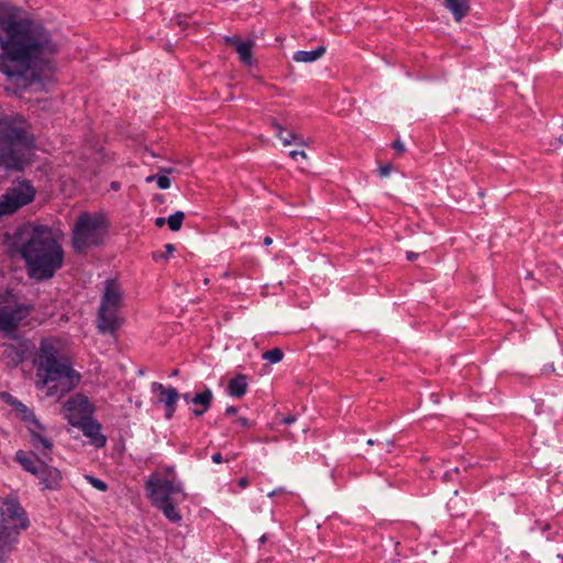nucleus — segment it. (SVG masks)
I'll use <instances>...</instances> for the list:
<instances>
[{"mask_svg":"<svg viewBox=\"0 0 563 563\" xmlns=\"http://www.w3.org/2000/svg\"><path fill=\"white\" fill-rule=\"evenodd\" d=\"M31 347L32 344L29 341H20L15 344H2L1 361L7 367H15L23 362Z\"/></svg>","mask_w":563,"mask_h":563,"instance_id":"13","label":"nucleus"},{"mask_svg":"<svg viewBox=\"0 0 563 563\" xmlns=\"http://www.w3.org/2000/svg\"><path fill=\"white\" fill-rule=\"evenodd\" d=\"M287 424H290L295 421V419L292 417H288L284 420Z\"/></svg>","mask_w":563,"mask_h":563,"instance_id":"42","label":"nucleus"},{"mask_svg":"<svg viewBox=\"0 0 563 563\" xmlns=\"http://www.w3.org/2000/svg\"><path fill=\"white\" fill-rule=\"evenodd\" d=\"M247 390V378L243 374H239L231 378L228 384V394L231 397L241 398L246 394Z\"/></svg>","mask_w":563,"mask_h":563,"instance_id":"24","label":"nucleus"},{"mask_svg":"<svg viewBox=\"0 0 563 563\" xmlns=\"http://www.w3.org/2000/svg\"><path fill=\"white\" fill-rule=\"evenodd\" d=\"M107 233L104 217L101 214L82 213L73 229V247L76 252H86L91 246L103 242Z\"/></svg>","mask_w":563,"mask_h":563,"instance_id":"7","label":"nucleus"},{"mask_svg":"<svg viewBox=\"0 0 563 563\" xmlns=\"http://www.w3.org/2000/svg\"><path fill=\"white\" fill-rule=\"evenodd\" d=\"M111 187H112L114 190H118V189H119V184H117V183H112V184H111Z\"/></svg>","mask_w":563,"mask_h":563,"instance_id":"44","label":"nucleus"},{"mask_svg":"<svg viewBox=\"0 0 563 563\" xmlns=\"http://www.w3.org/2000/svg\"><path fill=\"white\" fill-rule=\"evenodd\" d=\"M123 289L115 279H108L97 317V325L101 333L113 334L124 321L122 316Z\"/></svg>","mask_w":563,"mask_h":563,"instance_id":"6","label":"nucleus"},{"mask_svg":"<svg viewBox=\"0 0 563 563\" xmlns=\"http://www.w3.org/2000/svg\"><path fill=\"white\" fill-rule=\"evenodd\" d=\"M35 476L40 479L43 489L56 490L60 487L62 473L56 467L48 466L46 463L42 465Z\"/></svg>","mask_w":563,"mask_h":563,"instance_id":"15","label":"nucleus"},{"mask_svg":"<svg viewBox=\"0 0 563 563\" xmlns=\"http://www.w3.org/2000/svg\"><path fill=\"white\" fill-rule=\"evenodd\" d=\"M213 400V393L210 388H205L200 393H196L194 398L191 399V405H194L192 413L196 417H200L206 413Z\"/></svg>","mask_w":563,"mask_h":563,"instance_id":"18","label":"nucleus"},{"mask_svg":"<svg viewBox=\"0 0 563 563\" xmlns=\"http://www.w3.org/2000/svg\"><path fill=\"white\" fill-rule=\"evenodd\" d=\"M235 423H238L240 427L242 428H251L252 427V423L250 422V420L245 417H239L236 420H235Z\"/></svg>","mask_w":563,"mask_h":563,"instance_id":"32","label":"nucleus"},{"mask_svg":"<svg viewBox=\"0 0 563 563\" xmlns=\"http://www.w3.org/2000/svg\"><path fill=\"white\" fill-rule=\"evenodd\" d=\"M166 222H167V220L165 218H156V220H155V224L158 228H162Z\"/></svg>","mask_w":563,"mask_h":563,"instance_id":"38","label":"nucleus"},{"mask_svg":"<svg viewBox=\"0 0 563 563\" xmlns=\"http://www.w3.org/2000/svg\"><path fill=\"white\" fill-rule=\"evenodd\" d=\"M238 485L241 489H244L246 488L249 485H250V482H249V478L247 477H241L238 482Z\"/></svg>","mask_w":563,"mask_h":563,"instance_id":"34","label":"nucleus"},{"mask_svg":"<svg viewBox=\"0 0 563 563\" xmlns=\"http://www.w3.org/2000/svg\"><path fill=\"white\" fill-rule=\"evenodd\" d=\"M289 156L294 159V161H298L299 158H303L306 159L307 158V154L305 151H291L289 153Z\"/></svg>","mask_w":563,"mask_h":563,"instance_id":"31","label":"nucleus"},{"mask_svg":"<svg viewBox=\"0 0 563 563\" xmlns=\"http://www.w3.org/2000/svg\"><path fill=\"white\" fill-rule=\"evenodd\" d=\"M20 533L21 532L10 528L0 527V563H3L13 551L19 541Z\"/></svg>","mask_w":563,"mask_h":563,"instance_id":"16","label":"nucleus"},{"mask_svg":"<svg viewBox=\"0 0 563 563\" xmlns=\"http://www.w3.org/2000/svg\"><path fill=\"white\" fill-rule=\"evenodd\" d=\"M175 252V246L173 244H166L165 245V254H154V260H158V258H167L169 255H172L173 253Z\"/></svg>","mask_w":563,"mask_h":563,"instance_id":"30","label":"nucleus"},{"mask_svg":"<svg viewBox=\"0 0 563 563\" xmlns=\"http://www.w3.org/2000/svg\"><path fill=\"white\" fill-rule=\"evenodd\" d=\"M391 172V166L388 164V165H384V166H380L378 168V173L382 177H387Z\"/></svg>","mask_w":563,"mask_h":563,"instance_id":"33","label":"nucleus"},{"mask_svg":"<svg viewBox=\"0 0 563 563\" xmlns=\"http://www.w3.org/2000/svg\"><path fill=\"white\" fill-rule=\"evenodd\" d=\"M273 128L276 131V136L283 142L285 146H289L291 144H297L301 146L307 145L302 135L294 132H287L279 123L273 122Z\"/></svg>","mask_w":563,"mask_h":563,"instance_id":"21","label":"nucleus"},{"mask_svg":"<svg viewBox=\"0 0 563 563\" xmlns=\"http://www.w3.org/2000/svg\"><path fill=\"white\" fill-rule=\"evenodd\" d=\"M260 542H261V543L266 542V536H265V534L261 537Z\"/></svg>","mask_w":563,"mask_h":563,"instance_id":"45","label":"nucleus"},{"mask_svg":"<svg viewBox=\"0 0 563 563\" xmlns=\"http://www.w3.org/2000/svg\"><path fill=\"white\" fill-rule=\"evenodd\" d=\"M35 188L27 180L13 184L3 195L0 196V218L12 214L20 208L29 205L35 197Z\"/></svg>","mask_w":563,"mask_h":563,"instance_id":"8","label":"nucleus"},{"mask_svg":"<svg viewBox=\"0 0 563 563\" xmlns=\"http://www.w3.org/2000/svg\"><path fill=\"white\" fill-rule=\"evenodd\" d=\"M29 526L27 515L15 496L0 498V527L21 532Z\"/></svg>","mask_w":563,"mask_h":563,"instance_id":"10","label":"nucleus"},{"mask_svg":"<svg viewBox=\"0 0 563 563\" xmlns=\"http://www.w3.org/2000/svg\"><path fill=\"white\" fill-rule=\"evenodd\" d=\"M283 356H284L283 351L277 347L266 351L263 354V358L273 364L280 362L283 360Z\"/></svg>","mask_w":563,"mask_h":563,"instance_id":"28","label":"nucleus"},{"mask_svg":"<svg viewBox=\"0 0 563 563\" xmlns=\"http://www.w3.org/2000/svg\"><path fill=\"white\" fill-rule=\"evenodd\" d=\"M156 180L159 189H168L170 187V179L165 175H150L146 177V183Z\"/></svg>","mask_w":563,"mask_h":563,"instance_id":"27","label":"nucleus"},{"mask_svg":"<svg viewBox=\"0 0 563 563\" xmlns=\"http://www.w3.org/2000/svg\"><path fill=\"white\" fill-rule=\"evenodd\" d=\"M35 139L30 123L20 114L0 119V167L22 170L32 162Z\"/></svg>","mask_w":563,"mask_h":563,"instance_id":"4","label":"nucleus"},{"mask_svg":"<svg viewBox=\"0 0 563 563\" xmlns=\"http://www.w3.org/2000/svg\"><path fill=\"white\" fill-rule=\"evenodd\" d=\"M30 313L29 307L19 303L15 296L9 291L0 294V330L12 331Z\"/></svg>","mask_w":563,"mask_h":563,"instance_id":"9","label":"nucleus"},{"mask_svg":"<svg viewBox=\"0 0 563 563\" xmlns=\"http://www.w3.org/2000/svg\"><path fill=\"white\" fill-rule=\"evenodd\" d=\"M407 258H408L409 261H413V260H416V258H417V254H415V253H412V252H408V253H407Z\"/></svg>","mask_w":563,"mask_h":563,"instance_id":"40","label":"nucleus"},{"mask_svg":"<svg viewBox=\"0 0 563 563\" xmlns=\"http://www.w3.org/2000/svg\"><path fill=\"white\" fill-rule=\"evenodd\" d=\"M20 254L25 261L29 276L33 279L52 278L64 263L62 244L46 225L31 229L29 238L20 246Z\"/></svg>","mask_w":563,"mask_h":563,"instance_id":"3","label":"nucleus"},{"mask_svg":"<svg viewBox=\"0 0 563 563\" xmlns=\"http://www.w3.org/2000/svg\"><path fill=\"white\" fill-rule=\"evenodd\" d=\"M325 49L323 46H319L312 51H298L294 54V60L299 63H312L319 59Z\"/></svg>","mask_w":563,"mask_h":563,"instance_id":"25","label":"nucleus"},{"mask_svg":"<svg viewBox=\"0 0 563 563\" xmlns=\"http://www.w3.org/2000/svg\"><path fill=\"white\" fill-rule=\"evenodd\" d=\"M393 147L398 151V152H404L405 151V146L404 144L400 142V141H395L393 143Z\"/></svg>","mask_w":563,"mask_h":563,"instance_id":"36","label":"nucleus"},{"mask_svg":"<svg viewBox=\"0 0 563 563\" xmlns=\"http://www.w3.org/2000/svg\"><path fill=\"white\" fill-rule=\"evenodd\" d=\"M276 493H277V492H276V490H274V492H272V493L269 494V496H274Z\"/></svg>","mask_w":563,"mask_h":563,"instance_id":"48","label":"nucleus"},{"mask_svg":"<svg viewBox=\"0 0 563 563\" xmlns=\"http://www.w3.org/2000/svg\"><path fill=\"white\" fill-rule=\"evenodd\" d=\"M85 437L89 438L96 448H103L107 443V438L101 433V426L92 419H87L80 424Z\"/></svg>","mask_w":563,"mask_h":563,"instance_id":"17","label":"nucleus"},{"mask_svg":"<svg viewBox=\"0 0 563 563\" xmlns=\"http://www.w3.org/2000/svg\"><path fill=\"white\" fill-rule=\"evenodd\" d=\"M30 443L40 454L48 457L53 449L52 440L46 435V431L30 435Z\"/></svg>","mask_w":563,"mask_h":563,"instance_id":"22","label":"nucleus"},{"mask_svg":"<svg viewBox=\"0 0 563 563\" xmlns=\"http://www.w3.org/2000/svg\"><path fill=\"white\" fill-rule=\"evenodd\" d=\"M183 399L187 402V404H191V399L194 398V395L190 394V393H185L183 396Z\"/></svg>","mask_w":563,"mask_h":563,"instance_id":"37","label":"nucleus"},{"mask_svg":"<svg viewBox=\"0 0 563 563\" xmlns=\"http://www.w3.org/2000/svg\"><path fill=\"white\" fill-rule=\"evenodd\" d=\"M177 374H178V371H177V369H175V371L172 373V375H173V376H175V375H177Z\"/></svg>","mask_w":563,"mask_h":563,"instance_id":"46","label":"nucleus"},{"mask_svg":"<svg viewBox=\"0 0 563 563\" xmlns=\"http://www.w3.org/2000/svg\"><path fill=\"white\" fill-rule=\"evenodd\" d=\"M211 460H212V462H213V463H216V464H220V463H222V462H223V457H222L221 453H214V454H212Z\"/></svg>","mask_w":563,"mask_h":563,"instance_id":"35","label":"nucleus"},{"mask_svg":"<svg viewBox=\"0 0 563 563\" xmlns=\"http://www.w3.org/2000/svg\"><path fill=\"white\" fill-rule=\"evenodd\" d=\"M0 397L5 404L15 410L18 417L29 430L30 435L46 431L45 427L40 422L34 412L11 394L3 391L0 394Z\"/></svg>","mask_w":563,"mask_h":563,"instance_id":"12","label":"nucleus"},{"mask_svg":"<svg viewBox=\"0 0 563 563\" xmlns=\"http://www.w3.org/2000/svg\"><path fill=\"white\" fill-rule=\"evenodd\" d=\"M93 409V405L82 394L73 395L63 405L64 417L71 426H79L89 419Z\"/></svg>","mask_w":563,"mask_h":563,"instance_id":"11","label":"nucleus"},{"mask_svg":"<svg viewBox=\"0 0 563 563\" xmlns=\"http://www.w3.org/2000/svg\"><path fill=\"white\" fill-rule=\"evenodd\" d=\"M145 489L152 505L159 509L166 519L173 523H180L183 516L176 506L186 499L180 481L153 475L146 482Z\"/></svg>","mask_w":563,"mask_h":563,"instance_id":"5","label":"nucleus"},{"mask_svg":"<svg viewBox=\"0 0 563 563\" xmlns=\"http://www.w3.org/2000/svg\"><path fill=\"white\" fill-rule=\"evenodd\" d=\"M15 460L23 470L33 475L37 474L44 464V462L38 461L32 453L22 450L15 453Z\"/></svg>","mask_w":563,"mask_h":563,"instance_id":"20","label":"nucleus"},{"mask_svg":"<svg viewBox=\"0 0 563 563\" xmlns=\"http://www.w3.org/2000/svg\"><path fill=\"white\" fill-rule=\"evenodd\" d=\"M84 478L93 487L96 488L97 490L99 492H107L108 490V485L106 482H103L102 479L100 478H97L92 475H85Z\"/></svg>","mask_w":563,"mask_h":563,"instance_id":"29","label":"nucleus"},{"mask_svg":"<svg viewBox=\"0 0 563 563\" xmlns=\"http://www.w3.org/2000/svg\"><path fill=\"white\" fill-rule=\"evenodd\" d=\"M151 389L152 393L157 394L158 401L164 404L166 409L165 417L170 419L176 411V404L179 398L178 391L172 386L166 387L157 382L152 384Z\"/></svg>","mask_w":563,"mask_h":563,"instance_id":"14","label":"nucleus"},{"mask_svg":"<svg viewBox=\"0 0 563 563\" xmlns=\"http://www.w3.org/2000/svg\"><path fill=\"white\" fill-rule=\"evenodd\" d=\"M236 411H238V408H236V407H234V406H229V407H227V409H225V413H227V415H235V413H236Z\"/></svg>","mask_w":563,"mask_h":563,"instance_id":"39","label":"nucleus"},{"mask_svg":"<svg viewBox=\"0 0 563 563\" xmlns=\"http://www.w3.org/2000/svg\"><path fill=\"white\" fill-rule=\"evenodd\" d=\"M227 42L233 44L242 63L251 65L253 63L254 41H241L236 36L228 37Z\"/></svg>","mask_w":563,"mask_h":563,"instance_id":"19","label":"nucleus"},{"mask_svg":"<svg viewBox=\"0 0 563 563\" xmlns=\"http://www.w3.org/2000/svg\"><path fill=\"white\" fill-rule=\"evenodd\" d=\"M272 243H273V239H272L271 236H266V238L264 239V244H265L266 246L271 245Z\"/></svg>","mask_w":563,"mask_h":563,"instance_id":"41","label":"nucleus"},{"mask_svg":"<svg viewBox=\"0 0 563 563\" xmlns=\"http://www.w3.org/2000/svg\"><path fill=\"white\" fill-rule=\"evenodd\" d=\"M166 473L167 474H173L174 473V468L172 466L167 467L166 468Z\"/></svg>","mask_w":563,"mask_h":563,"instance_id":"43","label":"nucleus"},{"mask_svg":"<svg viewBox=\"0 0 563 563\" xmlns=\"http://www.w3.org/2000/svg\"><path fill=\"white\" fill-rule=\"evenodd\" d=\"M367 443H368L369 445H372V444H374V441L369 439V440L367 441Z\"/></svg>","mask_w":563,"mask_h":563,"instance_id":"47","label":"nucleus"},{"mask_svg":"<svg viewBox=\"0 0 563 563\" xmlns=\"http://www.w3.org/2000/svg\"><path fill=\"white\" fill-rule=\"evenodd\" d=\"M444 5L457 22L465 18L470 12L468 0H444Z\"/></svg>","mask_w":563,"mask_h":563,"instance_id":"23","label":"nucleus"},{"mask_svg":"<svg viewBox=\"0 0 563 563\" xmlns=\"http://www.w3.org/2000/svg\"><path fill=\"white\" fill-rule=\"evenodd\" d=\"M63 346L59 338H44L33 360L36 369L35 386L37 389H46L48 397H62L73 390L81 379V375L62 353Z\"/></svg>","mask_w":563,"mask_h":563,"instance_id":"2","label":"nucleus"},{"mask_svg":"<svg viewBox=\"0 0 563 563\" xmlns=\"http://www.w3.org/2000/svg\"><path fill=\"white\" fill-rule=\"evenodd\" d=\"M0 71L18 86L37 77V69L56 53L49 33L12 5L0 4Z\"/></svg>","mask_w":563,"mask_h":563,"instance_id":"1","label":"nucleus"},{"mask_svg":"<svg viewBox=\"0 0 563 563\" xmlns=\"http://www.w3.org/2000/svg\"><path fill=\"white\" fill-rule=\"evenodd\" d=\"M184 219L185 213L183 211H176L168 217L167 224L172 231L176 232L180 230Z\"/></svg>","mask_w":563,"mask_h":563,"instance_id":"26","label":"nucleus"}]
</instances>
